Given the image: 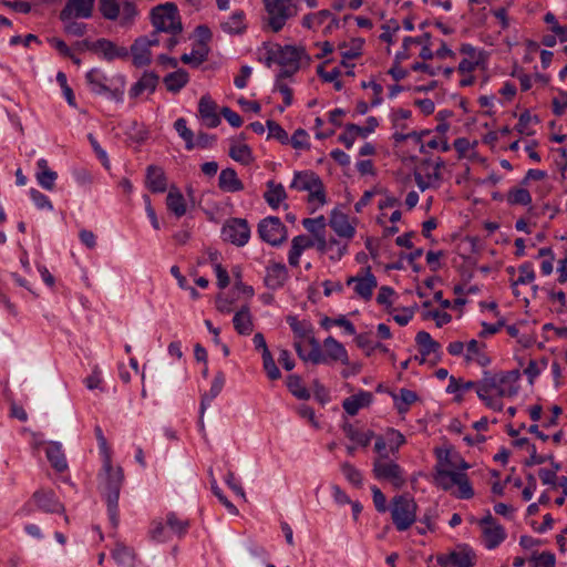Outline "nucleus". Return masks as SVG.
I'll return each instance as SVG.
<instances>
[{
    "instance_id": "1",
    "label": "nucleus",
    "mask_w": 567,
    "mask_h": 567,
    "mask_svg": "<svg viewBox=\"0 0 567 567\" xmlns=\"http://www.w3.org/2000/svg\"><path fill=\"white\" fill-rule=\"evenodd\" d=\"M95 434L99 442V446L101 451H103L104 453L103 467L102 472L99 475L100 488L106 502L110 522L112 526L116 528L120 522L118 498L124 475L121 467L114 468L112 466L111 456L107 452L106 439L100 426L95 427Z\"/></svg>"
},
{
    "instance_id": "2",
    "label": "nucleus",
    "mask_w": 567,
    "mask_h": 567,
    "mask_svg": "<svg viewBox=\"0 0 567 567\" xmlns=\"http://www.w3.org/2000/svg\"><path fill=\"white\" fill-rule=\"evenodd\" d=\"M519 374L517 371H484L478 381L477 396L486 406L494 411H502V398H511L517 394Z\"/></svg>"
},
{
    "instance_id": "3",
    "label": "nucleus",
    "mask_w": 567,
    "mask_h": 567,
    "mask_svg": "<svg viewBox=\"0 0 567 567\" xmlns=\"http://www.w3.org/2000/svg\"><path fill=\"white\" fill-rule=\"evenodd\" d=\"M305 55V50L295 45L271 44L267 47V64H279L282 69L279 72L280 78H291L300 68V61Z\"/></svg>"
},
{
    "instance_id": "4",
    "label": "nucleus",
    "mask_w": 567,
    "mask_h": 567,
    "mask_svg": "<svg viewBox=\"0 0 567 567\" xmlns=\"http://www.w3.org/2000/svg\"><path fill=\"white\" fill-rule=\"evenodd\" d=\"M91 92L97 95H109L116 101L122 100L124 79L122 75L110 78L101 69H92L85 75Z\"/></svg>"
},
{
    "instance_id": "5",
    "label": "nucleus",
    "mask_w": 567,
    "mask_h": 567,
    "mask_svg": "<svg viewBox=\"0 0 567 567\" xmlns=\"http://www.w3.org/2000/svg\"><path fill=\"white\" fill-rule=\"evenodd\" d=\"M151 22L154 33H182L183 24L177 6L174 2H165L154 7L151 11Z\"/></svg>"
},
{
    "instance_id": "6",
    "label": "nucleus",
    "mask_w": 567,
    "mask_h": 567,
    "mask_svg": "<svg viewBox=\"0 0 567 567\" xmlns=\"http://www.w3.org/2000/svg\"><path fill=\"white\" fill-rule=\"evenodd\" d=\"M290 188L308 192V203L315 209L326 204L323 184L319 176L311 171L296 172Z\"/></svg>"
},
{
    "instance_id": "7",
    "label": "nucleus",
    "mask_w": 567,
    "mask_h": 567,
    "mask_svg": "<svg viewBox=\"0 0 567 567\" xmlns=\"http://www.w3.org/2000/svg\"><path fill=\"white\" fill-rule=\"evenodd\" d=\"M267 12V25L274 32H279L287 20L298 13V0H262Z\"/></svg>"
},
{
    "instance_id": "8",
    "label": "nucleus",
    "mask_w": 567,
    "mask_h": 567,
    "mask_svg": "<svg viewBox=\"0 0 567 567\" xmlns=\"http://www.w3.org/2000/svg\"><path fill=\"white\" fill-rule=\"evenodd\" d=\"M372 474L375 480L389 482L396 489L402 488L406 484L405 471L389 456L375 457L373 460Z\"/></svg>"
},
{
    "instance_id": "9",
    "label": "nucleus",
    "mask_w": 567,
    "mask_h": 567,
    "mask_svg": "<svg viewBox=\"0 0 567 567\" xmlns=\"http://www.w3.org/2000/svg\"><path fill=\"white\" fill-rule=\"evenodd\" d=\"M416 509L415 501L408 495H398L392 498L391 517L398 530L404 532L414 524Z\"/></svg>"
},
{
    "instance_id": "10",
    "label": "nucleus",
    "mask_w": 567,
    "mask_h": 567,
    "mask_svg": "<svg viewBox=\"0 0 567 567\" xmlns=\"http://www.w3.org/2000/svg\"><path fill=\"white\" fill-rule=\"evenodd\" d=\"M436 484L445 491L451 489L453 486H457L455 496L461 499H470L474 496L473 487L465 472L443 468L440 472V482Z\"/></svg>"
},
{
    "instance_id": "11",
    "label": "nucleus",
    "mask_w": 567,
    "mask_h": 567,
    "mask_svg": "<svg viewBox=\"0 0 567 567\" xmlns=\"http://www.w3.org/2000/svg\"><path fill=\"white\" fill-rule=\"evenodd\" d=\"M444 162L440 158L437 162L425 159L421 162L414 169V181L417 187L424 192L429 188H436L440 186L441 168Z\"/></svg>"
},
{
    "instance_id": "12",
    "label": "nucleus",
    "mask_w": 567,
    "mask_h": 567,
    "mask_svg": "<svg viewBox=\"0 0 567 567\" xmlns=\"http://www.w3.org/2000/svg\"><path fill=\"white\" fill-rule=\"evenodd\" d=\"M221 238L237 247H244L250 239V227L244 218H229L221 227Z\"/></svg>"
},
{
    "instance_id": "13",
    "label": "nucleus",
    "mask_w": 567,
    "mask_h": 567,
    "mask_svg": "<svg viewBox=\"0 0 567 567\" xmlns=\"http://www.w3.org/2000/svg\"><path fill=\"white\" fill-rule=\"evenodd\" d=\"M346 285L352 288L354 297L368 301L372 298L378 281L370 268H362L355 276L348 277Z\"/></svg>"
},
{
    "instance_id": "14",
    "label": "nucleus",
    "mask_w": 567,
    "mask_h": 567,
    "mask_svg": "<svg viewBox=\"0 0 567 567\" xmlns=\"http://www.w3.org/2000/svg\"><path fill=\"white\" fill-rule=\"evenodd\" d=\"M478 525L482 530V543L486 549H495L507 537L505 528L488 513L480 519Z\"/></svg>"
},
{
    "instance_id": "15",
    "label": "nucleus",
    "mask_w": 567,
    "mask_h": 567,
    "mask_svg": "<svg viewBox=\"0 0 567 567\" xmlns=\"http://www.w3.org/2000/svg\"><path fill=\"white\" fill-rule=\"evenodd\" d=\"M260 238L271 246L281 245L287 238L286 226L278 217H266L258 224Z\"/></svg>"
},
{
    "instance_id": "16",
    "label": "nucleus",
    "mask_w": 567,
    "mask_h": 567,
    "mask_svg": "<svg viewBox=\"0 0 567 567\" xmlns=\"http://www.w3.org/2000/svg\"><path fill=\"white\" fill-rule=\"evenodd\" d=\"M437 564L442 567H473L476 564V555L471 547L462 545L437 556Z\"/></svg>"
},
{
    "instance_id": "17",
    "label": "nucleus",
    "mask_w": 567,
    "mask_h": 567,
    "mask_svg": "<svg viewBox=\"0 0 567 567\" xmlns=\"http://www.w3.org/2000/svg\"><path fill=\"white\" fill-rule=\"evenodd\" d=\"M159 44V39L156 33L147 37L137 38L131 47V54L133 64L137 68H143L152 62L151 48Z\"/></svg>"
},
{
    "instance_id": "18",
    "label": "nucleus",
    "mask_w": 567,
    "mask_h": 567,
    "mask_svg": "<svg viewBox=\"0 0 567 567\" xmlns=\"http://www.w3.org/2000/svg\"><path fill=\"white\" fill-rule=\"evenodd\" d=\"M436 456H437V465H436V474H435V481L436 483L440 482V472L443 468L457 471V472H465L470 468V464L465 462L458 453L451 449H439L436 450Z\"/></svg>"
},
{
    "instance_id": "19",
    "label": "nucleus",
    "mask_w": 567,
    "mask_h": 567,
    "mask_svg": "<svg viewBox=\"0 0 567 567\" xmlns=\"http://www.w3.org/2000/svg\"><path fill=\"white\" fill-rule=\"evenodd\" d=\"M460 52L465 55L458 63V73L473 72L477 68L484 66L487 54L484 50L477 49L470 43H463Z\"/></svg>"
},
{
    "instance_id": "20",
    "label": "nucleus",
    "mask_w": 567,
    "mask_h": 567,
    "mask_svg": "<svg viewBox=\"0 0 567 567\" xmlns=\"http://www.w3.org/2000/svg\"><path fill=\"white\" fill-rule=\"evenodd\" d=\"M378 125L379 121L374 116L368 117L364 126H359L357 124H347L344 132L339 135V141L347 148H351L358 136L367 137L368 135L375 131Z\"/></svg>"
},
{
    "instance_id": "21",
    "label": "nucleus",
    "mask_w": 567,
    "mask_h": 567,
    "mask_svg": "<svg viewBox=\"0 0 567 567\" xmlns=\"http://www.w3.org/2000/svg\"><path fill=\"white\" fill-rule=\"evenodd\" d=\"M415 342L420 349L421 359L420 362L426 361L436 363L441 358V344L435 341L431 334L426 331L417 332Z\"/></svg>"
},
{
    "instance_id": "22",
    "label": "nucleus",
    "mask_w": 567,
    "mask_h": 567,
    "mask_svg": "<svg viewBox=\"0 0 567 567\" xmlns=\"http://www.w3.org/2000/svg\"><path fill=\"white\" fill-rule=\"evenodd\" d=\"M95 0H68L60 11V20L71 18L90 19L93 16Z\"/></svg>"
},
{
    "instance_id": "23",
    "label": "nucleus",
    "mask_w": 567,
    "mask_h": 567,
    "mask_svg": "<svg viewBox=\"0 0 567 567\" xmlns=\"http://www.w3.org/2000/svg\"><path fill=\"white\" fill-rule=\"evenodd\" d=\"M413 138L420 143V152L426 153L427 150L447 152L450 145L446 136L442 134H433L431 131L413 132Z\"/></svg>"
},
{
    "instance_id": "24",
    "label": "nucleus",
    "mask_w": 567,
    "mask_h": 567,
    "mask_svg": "<svg viewBox=\"0 0 567 567\" xmlns=\"http://www.w3.org/2000/svg\"><path fill=\"white\" fill-rule=\"evenodd\" d=\"M92 52L106 61L125 59L130 54L125 47L117 45L116 43L104 38L94 41V44L92 45Z\"/></svg>"
},
{
    "instance_id": "25",
    "label": "nucleus",
    "mask_w": 567,
    "mask_h": 567,
    "mask_svg": "<svg viewBox=\"0 0 567 567\" xmlns=\"http://www.w3.org/2000/svg\"><path fill=\"white\" fill-rule=\"evenodd\" d=\"M37 509L44 513H64V506L60 503L55 493L51 489H38L32 494Z\"/></svg>"
},
{
    "instance_id": "26",
    "label": "nucleus",
    "mask_w": 567,
    "mask_h": 567,
    "mask_svg": "<svg viewBox=\"0 0 567 567\" xmlns=\"http://www.w3.org/2000/svg\"><path fill=\"white\" fill-rule=\"evenodd\" d=\"M289 274L285 264L270 261L266 267L265 285L272 289L281 288L288 280Z\"/></svg>"
},
{
    "instance_id": "27",
    "label": "nucleus",
    "mask_w": 567,
    "mask_h": 567,
    "mask_svg": "<svg viewBox=\"0 0 567 567\" xmlns=\"http://www.w3.org/2000/svg\"><path fill=\"white\" fill-rule=\"evenodd\" d=\"M111 556L118 566L136 567L137 554L135 549L121 540H116Z\"/></svg>"
},
{
    "instance_id": "28",
    "label": "nucleus",
    "mask_w": 567,
    "mask_h": 567,
    "mask_svg": "<svg viewBox=\"0 0 567 567\" xmlns=\"http://www.w3.org/2000/svg\"><path fill=\"white\" fill-rule=\"evenodd\" d=\"M464 359L467 363H476L483 368L491 363V359L485 351V344L475 339L466 343Z\"/></svg>"
},
{
    "instance_id": "29",
    "label": "nucleus",
    "mask_w": 567,
    "mask_h": 567,
    "mask_svg": "<svg viewBox=\"0 0 567 567\" xmlns=\"http://www.w3.org/2000/svg\"><path fill=\"white\" fill-rule=\"evenodd\" d=\"M330 227L334 233L343 238L351 239L355 234L354 226L350 223L349 217L338 210H333L330 217Z\"/></svg>"
},
{
    "instance_id": "30",
    "label": "nucleus",
    "mask_w": 567,
    "mask_h": 567,
    "mask_svg": "<svg viewBox=\"0 0 567 567\" xmlns=\"http://www.w3.org/2000/svg\"><path fill=\"white\" fill-rule=\"evenodd\" d=\"M323 354L327 357V363L330 361H340L348 363V351L344 346L333 337H328L323 340Z\"/></svg>"
},
{
    "instance_id": "31",
    "label": "nucleus",
    "mask_w": 567,
    "mask_h": 567,
    "mask_svg": "<svg viewBox=\"0 0 567 567\" xmlns=\"http://www.w3.org/2000/svg\"><path fill=\"white\" fill-rule=\"evenodd\" d=\"M146 187L153 193H164L167 189V179L164 171L155 165L146 169Z\"/></svg>"
},
{
    "instance_id": "32",
    "label": "nucleus",
    "mask_w": 567,
    "mask_h": 567,
    "mask_svg": "<svg viewBox=\"0 0 567 567\" xmlns=\"http://www.w3.org/2000/svg\"><path fill=\"white\" fill-rule=\"evenodd\" d=\"M198 112L208 127H216L220 123V118L216 112V103L209 96L204 95L200 97Z\"/></svg>"
},
{
    "instance_id": "33",
    "label": "nucleus",
    "mask_w": 567,
    "mask_h": 567,
    "mask_svg": "<svg viewBox=\"0 0 567 567\" xmlns=\"http://www.w3.org/2000/svg\"><path fill=\"white\" fill-rule=\"evenodd\" d=\"M166 207L176 217H183L187 212V204L182 192L173 186L166 196Z\"/></svg>"
},
{
    "instance_id": "34",
    "label": "nucleus",
    "mask_w": 567,
    "mask_h": 567,
    "mask_svg": "<svg viewBox=\"0 0 567 567\" xmlns=\"http://www.w3.org/2000/svg\"><path fill=\"white\" fill-rule=\"evenodd\" d=\"M158 84V76L153 72H145L131 87L130 96L137 97L144 93L152 94Z\"/></svg>"
},
{
    "instance_id": "35",
    "label": "nucleus",
    "mask_w": 567,
    "mask_h": 567,
    "mask_svg": "<svg viewBox=\"0 0 567 567\" xmlns=\"http://www.w3.org/2000/svg\"><path fill=\"white\" fill-rule=\"evenodd\" d=\"M313 247V240H311L309 237L305 235H299L292 238L291 240V247L288 254V261L291 267H298L299 266V259L302 252Z\"/></svg>"
},
{
    "instance_id": "36",
    "label": "nucleus",
    "mask_w": 567,
    "mask_h": 567,
    "mask_svg": "<svg viewBox=\"0 0 567 567\" xmlns=\"http://www.w3.org/2000/svg\"><path fill=\"white\" fill-rule=\"evenodd\" d=\"M218 187L227 193H236L244 189V184L234 168H225L219 174Z\"/></svg>"
},
{
    "instance_id": "37",
    "label": "nucleus",
    "mask_w": 567,
    "mask_h": 567,
    "mask_svg": "<svg viewBox=\"0 0 567 567\" xmlns=\"http://www.w3.org/2000/svg\"><path fill=\"white\" fill-rule=\"evenodd\" d=\"M371 400L372 394L370 392L361 391L358 394L344 399L342 406L349 415L353 416L360 409L369 405Z\"/></svg>"
},
{
    "instance_id": "38",
    "label": "nucleus",
    "mask_w": 567,
    "mask_h": 567,
    "mask_svg": "<svg viewBox=\"0 0 567 567\" xmlns=\"http://www.w3.org/2000/svg\"><path fill=\"white\" fill-rule=\"evenodd\" d=\"M45 454L52 467L58 472H63L68 468V462L60 443L50 442L45 449Z\"/></svg>"
},
{
    "instance_id": "39",
    "label": "nucleus",
    "mask_w": 567,
    "mask_h": 567,
    "mask_svg": "<svg viewBox=\"0 0 567 567\" xmlns=\"http://www.w3.org/2000/svg\"><path fill=\"white\" fill-rule=\"evenodd\" d=\"M226 382V377L224 372L218 371L214 380L212 382L210 389L207 393L203 394L200 400V414L203 415L206 408L212 403V401L221 392Z\"/></svg>"
},
{
    "instance_id": "40",
    "label": "nucleus",
    "mask_w": 567,
    "mask_h": 567,
    "mask_svg": "<svg viewBox=\"0 0 567 567\" xmlns=\"http://www.w3.org/2000/svg\"><path fill=\"white\" fill-rule=\"evenodd\" d=\"M233 323L235 330L243 336H248L252 332V319L248 307H243L240 310H238L234 318Z\"/></svg>"
},
{
    "instance_id": "41",
    "label": "nucleus",
    "mask_w": 567,
    "mask_h": 567,
    "mask_svg": "<svg viewBox=\"0 0 567 567\" xmlns=\"http://www.w3.org/2000/svg\"><path fill=\"white\" fill-rule=\"evenodd\" d=\"M220 28L225 33L228 34H240L246 30L245 13L243 10H236L231 16L224 22L220 23Z\"/></svg>"
},
{
    "instance_id": "42",
    "label": "nucleus",
    "mask_w": 567,
    "mask_h": 567,
    "mask_svg": "<svg viewBox=\"0 0 567 567\" xmlns=\"http://www.w3.org/2000/svg\"><path fill=\"white\" fill-rule=\"evenodd\" d=\"M478 382L464 381L453 375L450 377L449 385L446 388L447 393L456 394V400L461 401L463 395L470 391L475 390L477 392Z\"/></svg>"
},
{
    "instance_id": "43",
    "label": "nucleus",
    "mask_w": 567,
    "mask_h": 567,
    "mask_svg": "<svg viewBox=\"0 0 567 567\" xmlns=\"http://www.w3.org/2000/svg\"><path fill=\"white\" fill-rule=\"evenodd\" d=\"M264 197L270 207L277 208L280 203L286 199L287 194L285 187L281 184L269 181L267 183V190Z\"/></svg>"
},
{
    "instance_id": "44",
    "label": "nucleus",
    "mask_w": 567,
    "mask_h": 567,
    "mask_svg": "<svg viewBox=\"0 0 567 567\" xmlns=\"http://www.w3.org/2000/svg\"><path fill=\"white\" fill-rule=\"evenodd\" d=\"M363 45H364L363 39H361V38L351 39L350 41H347V42H343L342 44H340V47H339L340 55L344 60L346 59L347 60L357 59L362 54Z\"/></svg>"
},
{
    "instance_id": "45",
    "label": "nucleus",
    "mask_w": 567,
    "mask_h": 567,
    "mask_svg": "<svg viewBox=\"0 0 567 567\" xmlns=\"http://www.w3.org/2000/svg\"><path fill=\"white\" fill-rule=\"evenodd\" d=\"M527 185L513 187L507 192L506 200L509 205L528 206L532 204V195L526 188Z\"/></svg>"
},
{
    "instance_id": "46",
    "label": "nucleus",
    "mask_w": 567,
    "mask_h": 567,
    "mask_svg": "<svg viewBox=\"0 0 567 567\" xmlns=\"http://www.w3.org/2000/svg\"><path fill=\"white\" fill-rule=\"evenodd\" d=\"M188 74L184 70H177L164 78V83L169 92L177 93L188 83Z\"/></svg>"
},
{
    "instance_id": "47",
    "label": "nucleus",
    "mask_w": 567,
    "mask_h": 567,
    "mask_svg": "<svg viewBox=\"0 0 567 567\" xmlns=\"http://www.w3.org/2000/svg\"><path fill=\"white\" fill-rule=\"evenodd\" d=\"M394 405L400 414H405L411 404L416 402L417 395L409 389H401L399 394L393 395Z\"/></svg>"
},
{
    "instance_id": "48",
    "label": "nucleus",
    "mask_w": 567,
    "mask_h": 567,
    "mask_svg": "<svg viewBox=\"0 0 567 567\" xmlns=\"http://www.w3.org/2000/svg\"><path fill=\"white\" fill-rule=\"evenodd\" d=\"M330 17L331 12L329 10H320L306 14L302 18L301 24L309 30H318Z\"/></svg>"
},
{
    "instance_id": "49",
    "label": "nucleus",
    "mask_w": 567,
    "mask_h": 567,
    "mask_svg": "<svg viewBox=\"0 0 567 567\" xmlns=\"http://www.w3.org/2000/svg\"><path fill=\"white\" fill-rule=\"evenodd\" d=\"M229 156L244 165H248L252 161L251 150L247 144L235 143L230 146Z\"/></svg>"
},
{
    "instance_id": "50",
    "label": "nucleus",
    "mask_w": 567,
    "mask_h": 567,
    "mask_svg": "<svg viewBox=\"0 0 567 567\" xmlns=\"http://www.w3.org/2000/svg\"><path fill=\"white\" fill-rule=\"evenodd\" d=\"M287 386L291 394L299 400H308L310 398V392L303 385L300 377L296 374H291L287 378Z\"/></svg>"
},
{
    "instance_id": "51",
    "label": "nucleus",
    "mask_w": 567,
    "mask_h": 567,
    "mask_svg": "<svg viewBox=\"0 0 567 567\" xmlns=\"http://www.w3.org/2000/svg\"><path fill=\"white\" fill-rule=\"evenodd\" d=\"M344 432L347 437L357 442L361 446H368L374 437V433L372 431L361 432L352 425H347L344 427Z\"/></svg>"
},
{
    "instance_id": "52",
    "label": "nucleus",
    "mask_w": 567,
    "mask_h": 567,
    "mask_svg": "<svg viewBox=\"0 0 567 567\" xmlns=\"http://www.w3.org/2000/svg\"><path fill=\"white\" fill-rule=\"evenodd\" d=\"M518 274L517 279L512 282V288H516L519 285L532 284L536 277L533 264L529 261H526L518 267Z\"/></svg>"
},
{
    "instance_id": "53",
    "label": "nucleus",
    "mask_w": 567,
    "mask_h": 567,
    "mask_svg": "<svg viewBox=\"0 0 567 567\" xmlns=\"http://www.w3.org/2000/svg\"><path fill=\"white\" fill-rule=\"evenodd\" d=\"M340 468H341L342 474L344 475V477L347 478V481L350 484H352L357 487L362 486V483H363L362 473L354 465H352L349 462H344L341 464Z\"/></svg>"
},
{
    "instance_id": "54",
    "label": "nucleus",
    "mask_w": 567,
    "mask_h": 567,
    "mask_svg": "<svg viewBox=\"0 0 567 567\" xmlns=\"http://www.w3.org/2000/svg\"><path fill=\"white\" fill-rule=\"evenodd\" d=\"M166 526L173 534L182 536L186 534L188 529V522L181 519L175 513H168L166 516Z\"/></svg>"
},
{
    "instance_id": "55",
    "label": "nucleus",
    "mask_w": 567,
    "mask_h": 567,
    "mask_svg": "<svg viewBox=\"0 0 567 567\" xmlns=\"http://www.w3.org/2000/svg\"><path fill=\"white\" fill-rule=\"evenodd\" d=\"M310 350L307 353V360L313 364H327V357H324L320 343L315 339H309Z\"/></svg>"
},
{
    "instance_id": "56",
    "label": "nucleus",
    "mask_w": 567,
    "mask_h": 567,
    "mask_svg": "<svg viewBox=\"0 0 567 567\" xmlns=\"http://www.w3.org/2000/svg\"><path fill=\"white\" fill-rule=\"evenodd\" d=\"M321 327L324 329H330L332 324H339V327L343 328L346 333L352 336L355 333V328L351 321H349L344 316H340L337 319H331L328 317H324L321 320Z\"/></svg>"
},
{
    "instance_id": "57",
    "label": "nucleus",
    "mask_w": 567,
    "mask_h": 567,
    "mask_svg": "<svg viewBox=\"0 0 567 567\" xmlns=\"http://www.w3.org/2000/svg\"><path fill=\"white\" fill-rule=\"evenodd\" d=\"M174 127L178 135L185 141L186 148L192 150L194 147V134L193 132L187 127V122L185 118L179 117L175 121Z\"/></svg>"
},
{
    "instance_id": "58",
    "label": "nucleus",
    "mask_w": 567,
    "mask_h": 567,
    "mask_svg": "<svg viewBox=\"0 0 567 567\" xmlns=\"http://www.w3.org/2000/svg\"><path fill=\"white\" fill-rule=\"evenodd\" d=\"M268 138H275L279 143L289 144L288 133L275 121H267Z\"/></svg>"
},
{
    "instance_id": "59",
    "label": "nucleus",
    "mask_w": 567,
    "mask_h": 567,
    "mask_svg": "<svg viewBox=\"0 0 567 567\" xmlns=\"http://www.w3.org/2000/svg\"><path fill=\"white\" fill-rule=\"evenodd\" d=\"M79 18H71L69 20H61L63 23V30L66 34L74 37H83L86 33V24L78 22Z\"/></svg>"
},
{
    "instance_id": "60",
    "label": "nucleus",
    "mask_w": 567,
    "mask_h": 567,
    "mask_svg": "<svg viewBox=\"0 0 567 567\" xmlns=\"http://www.w3.org/2000/svg\"><path fill=\"white\" fill-rule=\"evenodd\" d=\"M100 10L102 16L107 20H116L120 14L117 0H100Z\"/></svg>"
},
{
    "instance_id": "61",
    "label": "nucleus",
    "mask_w": 567,
    "mask_h": 567,
    "mask_svg": "<svg viewBox=\"0 0 567 567\" xmlns=\"http://www.w3.org/2000/svg\"><path fill=\"white\" fill-rule=\"evenodd\" d=\"M303 227L315 237L320 236L324 233L326 228V218L323 216H319L316 218H306L302 220Z\"/></svg>"
},
{
    "instance_id": "62",
    "label": "nucleus",
    "mask_w": 567,
    "mask_h": 567,
    "mask_svg": "<svg viewBox=\"0 0 567 567\" xmlns=\"http://www.w3.org/2000/svg\"><path fill=\"white\" fill-rule=\"evenodd\" d=\"M386 441L389 445V452L395 454L399 449L405 443L404 435L394 429L386 431Z\"/></svg>"
},
{
    "instance_id": "63",
    "label": "nucleus",
    "mask_w": 567,
    "mask_h": 567,
    "mask_svg": "<svg viewBox=\"0 0 567 567\" xmlns=\"http://www.w3.org/2000/svg\"><path fill=\"white\" fill-rule=\"evenodd\" d=\"M289 144L296 150H308L310 147L308 133L303 128L296 130L289 138Z\"/></svg>"
},
{
    "instance_id": "64",
    "label": "nucleus",
    "mask_w": 567,
    "mask_h": 567,
    "mask_svg": "<svg viewBox=\"0 0 567 567\" xmlns=\"http://www.w3.org/2000/svg\"><path fill=\"white\" fill-rule=\"evenodd\" d=\"M56 178L58 174L54 171L35 173L38 184L47 190H52L54 188Z\"/></svg>"
}]
</instances>
